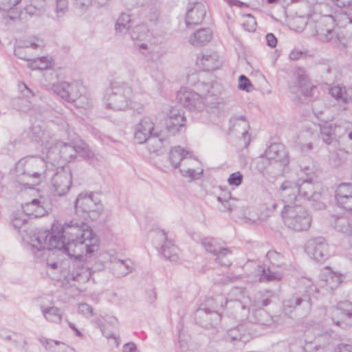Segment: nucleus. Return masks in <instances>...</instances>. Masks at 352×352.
<instances>
[{
	"label": "nucleus",
	"instance_id": "f257e3e1",
	"mask_svg": "<svg viewBox=\"0 0 352 352\" xmlns=\"http://www.w3.org/2000/svg\"><path fill=\"white\" fill-rule=\"evenodd\" d=\"M65 221L64 224L56 221L52 225V232L37 230L30 234L23 241L25 248L31 252L36 262L45 263L52 270L60 266L55 261L53 249L63 250L70 258H80L85 254L97 251L99 239L90 227L82 222V225Z\"/></svg>",
	"mask_w": 352,
	"mask_h": 352
},
{
	"label": "nucleus",
	"instance_id": "f03ea898",
	"mask_svg": "<svg viewBox=\"0 0 352 352\" xmlns=\"http://www.w3.org/2000/svg\"><path fill=\"white\" fill-rule=\"evenodd\" d=\"M32 133L34 141L41 142L45 146L47 149V157L52 165L58 163L60 159L69 162L77 154L88 160H92L94 157V153L90 150L89 146L80 140L71 143L57 141L53 146L48 147L52 139L49 131L43 130L38 125L34 124L32 127Z\"/></svg>",
	"mask_w": 352,
	"mask_h": 352
},
{
	"label": "nucleus",
	"instance_id": "7ed1b4c3",
	"mask_svg": "<svg viewBox=\"0 0 352 352\" xmlns=\"http://www.w3.org/2000/svg\"><path fill=\"white\" fill-rule=\"evenodd\" d=\"M132 89L124 82L113 81L106 89L103 102L107 109L113 111H126L132 109L140 112L142 104H137L132 100Z\"/></svg>",
	"mask_w": 352,
	"mask_h": 352
},
{
	"label": "nucleus",
	"instance_id": "20e7f679",
	"mask_svg": "<svg viewBox=\"0 0 352 352\" xmlns=\"http://www.w3.org/2000/svg\"><path fill=\"white\" fill-rule=\"evenodd\" d=\"M47 163L43 158L28 156L20 159L15 164V175L19 182L37 185L47 176Z\"/></svg>",
	"mask_w": 352,
	"mask_h": 352
},
{
	"label": "nucleus",
	"instance_id": "39448f33",
	"mask_svg": "<svg viewBox=\"0 0 352 352\" xmlns=\"http://www.w3.org/2000/svg\"><path fill=\"white\" fill-rule=\"evenodd\" d=\"M197 89L199 93L186 88H182L177 95L178 102L189 110L201 111L205 106V100L218 96L221 91V86L216 82H199Z\"/></svg>",
	"mask_w": 352,
	"mask_h": 352
},
{
	"label": "nucleus",
	"instance_id": "423d86ee",
	"mask_svg": "<svg viewBox=\"0 0 352 352\" xmlns=\"http://www.w3.org/2000/svg\"><path fill=\"white\" fill-rule=\"evenodd\" d=\"M75 210L78 216L94 220L103 210V205L95 194L81 192L75 201Z\"/></svg>",
	"mask_w": 352,
	"mask_h": 352
},
{
	"label": "nucleus",
	"instance_id": "0eeeda50",
	"mask_svg": "<svg viewBox=\"0 0 352 352\" xmlns=\"http://www.w3.org/2000/svg\"><path fill=\"white\" fill-rule=\"evenodd\" d=\"M168 161L173 168H179V171L188 173L191 169L187 168L188 163H190L195 168L199 165V160L181 146H175L170 150Z\"/></svg>",
	"mask_w": 352,
	"mask_h": 352
},
{
	"label": "nucleus",
	"instance_id": "6e6552de",
	"mask_svg": "<svg viewBox=\"0 0 352 352\" xmlns=\"http://www.w3.org/2000/svg\"><path fill=\"white\" fill-rule=\"evenodd\" d=\"M151 234L155 236L157 240L162 241L160 252L163 256L173 263H176L179 260L178 248L173 243V239L168 236V232L159 228H153Z\"/></svg>",
	"mask_w": 352,
	"mask_h": 352
},
{
	"label": "nucleus",
	"instance_id": "1a4fd4ad",
	"mask_svg": "<svg viewBox=\"0 0 352 352\" xmlns=\"http://www.w3.org/2000/svg\"><path fill=\"white\" fill-rule=\"evenodd\" d=\"M47 86L49 89L68 102H72L83 90L81 83L76 80L71 82L63 81L57 84H49Z\"/></svg>",
	"mask_w": 352,
	"mask_h": 352
},
{
	"label": "nucleus",
	"instance_id": "9d476101",
	"mask_svg": "<svg viewBox=\"0 0 352 352\" xmlns=\"http://www.w3.org/2000/svg\"><path fill=\"white\" fill-rule=\"evenodd\" d=\"M274 297L275 293L271 290H265L256 297L253 304L254 308L258 309L254 313L255 322L261 325H269L271 323L270 316L263 308L269 305Z\"/></svg>",
	"mask_w": 352,
	"mask_h": 352
},
{
	"label": "nucleus",
	"instance_id": "9b49d317",
	"mask_svg": "<svg viewBox=\"0 0 352 352\" xmlns=\"http://www.w3.org/2000/svg\"><path fill=\"white\" fill-rule=\"evenodd\" d=\"M319 289L314 285L307 287L305 293L297 292L294 294L289 298L283 302V309L285 314L292 313L297 307L304 305L307 309L311 307V300L310 295L313 292H318Z\"/></svg>",
	"mask_w": 352,
	"mask_h": 352
},
{
	"label": "nucleus",
	"instance_id": "f8f14e48",
	"mask_svg": "<svg viewBox=\"0 0 352 352\" xmlns=\"http://www.w3.org/2000/svg\"><path fill=\"white\" fill-rule=\"evenodd\" d=\"M305 250L309 256L318 262H323L329 257V245L322 236L307 241Z\"/></svg>",
	"mask_w": 352,
	"mask_h": 352
},
{
	"label": "nucleus",
	"instance_id": "ddd939ff",
	"mask_svg": "<svg viewBox=\"0 0 352 352\" xmlns=\"http://www.w3.org/2000/svg\"><path fill=\"white\" fill-rule=\"evenodd\" d=\"M261 159L268 160V164H278L280 170H283L289 162L288 152L286 147L281 143L272 144L266 149Z\"/></svg>",
	"mask_w": 352,
	"mask_h": 352
},
{
	"label": "nucleus",
	"instance_id": "4468645a",
	"mask_svg": "<svg viewBox=\"0 0 352 352\" xmlns=\"http://www.w3.org/2000/svg\"><path fill=\"white\" fill-rule=\"evenodd\" d=\"M303 127L305 129V132L309 133L313 138L317 137L320 131V138L327 144H330L334 140L333 124L318 122L314 120H311L310 122L306 120Z\"/></svg>",
	"mask_w": 352,
	"mask_h": 352
},
{
	"label": "nucleus",
	"instance_id": "2eb2a0df",
	"mask_svg": "<svg viewBox=\"0 0 352 352\" xmlns=\"http://www.w3.org/2000/svg\"><path fill=\"white\" fill-rule=\"evenodd\" d=\"M72 172L69 166L58 169L52 178V185L56 195L63 196L70 189L72 185Z\"/></svg>",
	"mask_w": 352,
	"mask_h": 352
},
{
	"label": "nucleus",
	"instance_id": "dca6fc26",
	"mask_svg": "<svg viewBox=\"0 0 352 352\" xmlns=\"http://www.w3.org/2000/svg\"><path fill=\"white\" fill-rule=\"evenodd\" d=\"M331 320L334 324L342 328L352 324V302H340L336 307L331 309Z\"/></svg>",
	"mask_w": 352,
	"mask_h": 352
},
{
	"label": "nucleus",
	"instance_id": "f3484780",
	"mask_svg": "<svg viewBox=\"0 0 352 352\" xmlns=\"http://www.w3.org/2000/svg\"><path fill=\"white\" fill-rule=\"evenodd\" d=\"M155 124L150 117H144L135 126L134 140L138 144L144 143L151 135Z\"/></svg>",
	"mask_w": 352,
	"mask_h": 352
},
{
	"label": "nucleus",
	"instance_id": "a211bd4d",
	"mask_svg": "<svg viewBox=\"0 0 352 352\" xmlns=\"http://www.w3.org/2000/svg\"><path fill=\"white\" fill-rule=\"evenodd\" d=\"M313 180L304 179L298 184V194L307 200L317 201L322 197L320 185L313 183Z\"/></svg>",
	"mask_w": 352,
	"mask_h": 352
},
{
	"label": "nucleus",
	"instance_id": "6ab92c4d",
	"mask_svg": "<svg viewBox=\"0 0 352 352\" xmlns=\"http://www.w3.org/2000/svg\"><path fill=\"white\" fill-rule=\"evenodd\" d=\"M206 14V7L201 2H196L190 5L187 9L185 22L187 27L200 24Z\"/></svg>",
	"mask_w": 352,
	"mask_h": 352
},
{
	"label": "nucleus",
	"instance_id": "aec40b11",
	"mask_svg": "<svg viewBox=\"0 0 352 352\" xmlns=\"http://www.w3.org/2000/svg\"><path fill=\"white\" fill-rule=\"evenodd\" d=\"M195 320L204 328L217 325L221 320V315L217 311L206 308H199L195 312Z\"/></svg>",
	"mask_w": 352,
	"mask_h": 352
},
{
	"label": "nucleus",
	"instance_id": "412c9836",
	"mask_svg": "<svg viewBox=\"0 0 352 352\" xmlns=\"http://www.w3.org/2000/svg\"><path fill=\"white\" fill-rule=\"evenodd\" d=\"M186 118L182 112L172 109L166 120V126L168 132L175 135L185 128Z\"/></svg>",
	"mask_w": 352,
	"mask_h": 352
},
{
	"label": "nucleus",
	"instance_id": "4be33fe9",
	"mask_svg": "<svg viewBox=\"0 0 352 352\" xmlns=\"http://www.w3.org/2000/svg\"><path fill=\"white\" fill-rule=\"evenodd\" d=\"M145 142L148 152L156 155L163 154L169 145L168 140L158 133H153Z\"/></svg>",
	"mask_w": 352,
	"mask_h": 352
},
{
	"label": "nucleus",
	"instance_id": "5701e85b",
	"mask_svg": "<svg viewBox=\"0 0 352 352\" xmlns=\"http://www.w3.org/2000/svg\"><path fill=\"white\" fill-rule=\"evenodd\" d=\"M197 65L204 71H212L218 69L221 62L216 52L203 54L201 57H198Z\"/></svg>",
	"mask_w": 352,
	"mask_h": 352
},
{
	"label": "nucleus",
	"instance_id": "b1692460",
	"mask_svg": "<svg viewBox=\"0 0 352 352\" xmlns=\"http://www.w3.org/2000/svg\"><path fill=\"white\" fill-rule=\"evenodd\" d=\"M283 219H292L300 220L309 217L307 211L300 205L286 204L281 211Z\"/></svg>",
	"mask_w": 352,
	"mask_h": 352
},
{
	"label": "nucleus",
	"instance_id": "393cba45",
	"mask_svg": "<svg viewBox=\"0 0 352 352\" xmlns=\"http://www.w3.org/2000/svg\"><path fill=\"white\" fill-rule=\"evenodd\" d=\"M341 282L342 277L340 274L329 271L322 274L319 286L327 292H331L336 289Z\"/></svg>",
	"mask_w": 352,
	"mask_h": 352
},
{
	"label": "nucleus",
	"instance_id": "a878e982",
	"mask_svg": "<svg viewBox=\"0 0 352 352\" xmlns=\"http://www.w3.org/2000/svg\"><path fill=\"white\" fill-rule=\"evenodd\" d=\"M229 295L230 299L226 302V307L228 309H234L235 312L237 313L239 311L245 309V306L241 302V299L244 298V292L241 288H233Z\"/></svg>",
	"mask_w": 352,
	"mask_h": 352
},
{
	"label": "nucleus",
	"instance_id": "bb28decb",
	"mask_svg": "<svg viewBox=\"0 0 352 352\" xmlns=\"http://www.w3.org/2000/svg\"><path fill=\"white\" fill-rule=\"evenodd\" d=\"M249 127L248 122L243 116L233 117L230 120V131L241 133L245 141L250 140Z\"/></svg>",
	"mask_w": 352,
	"mask_h": 352
},
{
	"label": "nucleus",
	"instance_id": "cd10ccee",
	"mask_svg": "<svg viewBox=\"0 0 352 352\" xmlns=\"http://www.w3.org/2000/svg\"><path fill=\"white\" fill-rule=\"evenodd\" d=\"M23 212L30 219L43 217L47 210L40 204L38 199H33L31 202L26 203L23 206Z\"/></svg>",
	"mask_w": 352,
	"mask_h": 352
},
{
	"label": "nucleus",
	"instance_id": "c85d7f7f",
	"mask_svg": "<svg viewBox=\"0 0 352 352\" xmlns=\"http://www.w3.org/2000/svg\"><path fill=\"white\" fill-rule=\"evenodd\" d=\"M280 190L283 202L294 204L298 193V184L293 185L290 182H285L282 184Z\"/></svg>",
	"mask_w": 352,
	"mask_h": 352
},
{
	"label": "nucleus",
	"instance_id": "c756f323",
	"mask_svg": "<svg viewBox=\"0 0 352 352\" xmlns=\"http://www.w3.org/2000/svg\"><path fill=\"white\" fill-rule=\"evenodd\" d=\"M212 37V33L209 28H201L190 36L189 43L194 46H201L208 43Z\"/></svg>",
	"mask_w": 352,
	"mask_h": 352
},
{
	"label": "nucleus",
	"instance_id": "7c9ffc66",
	"mask_svg": "<svg viewBox=\"0 0 352 352\" xmlns=\"http://www.w3.org/2000/svg\"><path fill=\"white\" fill-rule=\"evenodd\" d=\"M40 343L52 352H76L66 344L45 338H39Z\"/></svg>",
	"mask_w": 352,
	"mask_h": 352
},
{
	"label": "nucleus",
	"instance_id": "2f4dec72",
	"mask_svg": "<svg viewBox=\"0 0 352 352\" xmlns=\"http://www.w3.org/2000/svg\"><path fill=\"white\" fill-rule=\"evenodd\" d=\"M133 270V264L130 259H118L113 263V270L117 276H124Z\"/></svg>",
	"mask_w": 352,
	"mask_h": 352
},
{
	"label": "nucleus",
	"instance_id": "473e14b6",
	"mask_svg": "<svg viewBox=\"0 0 352 352\" xmlns=\"http://www.w3.org/2000/svg\"><path fill=\"white\" fill-rule=\"evenodd\" d=\"M43 317L46 320L54 323H60L62 320L63 311L56 307H41Z\"/></svg>",
	"mask_w": 352,
	"mask_h": 352
},
{
	"label": "nucleus",
	"instance_id": "72a5a7b5",
	"mask_svg": "<svg viewBox=\"0 0 352 352\" xmlns=\"http://www.w3.org/2000/svg\"><path fill=\"white\" fill-rule=\"evenodd\" d=\"M283 276V273L273 271L270 267H264L259 276V281L261 283L280 281L282 280Z\"/></svg>",
	"mask_w": 352,
	"mask_h": 352
},
{
	"label": "nucleus",
	"instance_id": "f704fd0d",
	"mask_svg": "<svg viewBox=\"0 0 352 352\" xmlns=\"http://www.w3.org/2000/svg\"><path fill=\"white\" fill-rule=\"evenodd\" d=\"M132 20L129 14L122 12L119 16L115 25L116 32L126 33L130 28Z\"/></svg>",
	"mask_w": 352,
	"mask_h": 352
},
{
	"label": "nucleus",
	"instance_id": "c9c22d12",
	"mask_svg": "<svg viewBox=\"0 0 352 352\" xmlns=\"http://www.w3.org/2000/svg\"><path fill=\"white\" fill-rule=\"evenodd\" d=\"M90 276L91 273L88 268L81 266L74 269L68 279L78 283H85L89 280Z\"/></svg>",
	"mask_w": 352,
	"mask_h": 352
},
{
	"label": "nucleus",
	"instance_id": "e433bc0d",
	"mask_svg": "<svg viewBox=\"0 0 352 352\" xmlns=\"http://www.w3.org/2000/svg\"><path fill=\"white\" fill-rule=\"evenodd\" d=\"M300 171L307 177L305 179L313 180L317 177L320 172V168L315 162H311L309 164L301 162L299 165Z\"/></svg>",
	"mask_w": 352,
	"mask_h": 352
},
{
	"label": "nucleus",
	"instance_id": "4c0bfd02",
	"mask_svg": "<svg viewBox=\"0 0 352 352\" xmlns=\"http://www.w3.org/2000/svg\"><path fill=\"white\" fill-rule=\"evenodd\" d=\"M201 245L208 252L216 255L223 248L221 241L213 237H206L201 240Z\"/></svg>",
	"mask_w": 352,
	"mask_h": 352
},
{
	"label": "nucleus",
	"instance_id": "58836bf2",
	"mask_svg": "<svg viewBox=\"0 0 352 352\" xmlns=\"http://www.w3.org/2000/svg\"><path fill=\"white\" fill-rule=\"evenodd\" d=\"M329 94L333 97L338 102H347L349 101V95L348 94V89L336 85L329 89Z\"/></svg>",
	"mask_w": 352,
	"mask_h": 352
},
{
	"label": "nucleus",
	"instance_id": "ea45409f",
	"mask_svg": "<svg viewBox=\"0 0 352 352\" xmlns=\"http://www.w3.org/2000/svg\"><path fill=\"white\" fill-rule=\"evenodd\" d=\"M52 65V60L47 57L42 56L35 59H31L28 67L32 69H47Z\"/></svg>",
	"mask_w": 352,
	"mask_h": 352
},
{
	"label": "nucleus",
	"instance_id": "a19ab883",
	"mask_svg": "<svg viewBox=\"0 0 352 352\" xmlns=\"http://www.w3.org/2000/svg\"><path fill=\"white\" fill-rule=\"evenodd\" d=\"M244 331L243 326L240 325L235 328L230 329L226 336V340L228 341H241L243 342H245L247 340V336L245 333H242Z\"/></svg>",
	"mask_w": 352,
	"mask_h": 352
},
{
	"label": "nucleus",
	"instance_id": "79ce46f5",
	"mask_svg": "<svg viewBox=\"0 0 352 352\" xmlns=\"http://www.w3.org/2000/svg\"><path fill=\"white\" fill-rule=\"evenodd\" d=\"M149 37V31L144 25L135 26L131 32V38L134 41H143Z\"/></svg>",
	"mask_w": 352,
	"mask_h": 352
},
{
	"label": "nucleus",
	"instance_id": "37998d69",
	"mask_svg": "<svg viewBox=\"0 0 352 352\" xmlns=\"http://www.w3.org/2000/svg\"><path fill=\"white\" fill-rule=\"evenodd\" d=\"M352 195V185L343 183L338 186L336 191V199L337 203H343V200Z\"/></svg>",
	"mask_w": 352,
	"mask_h": 352
},
{
	"label": "nucleus",
	"instance_id": "c03bdc74",
	"mask_svg": "<svg viewBox=\"0 0 352 352\" xmlns=\"http://www.w3.org/2000/svg\"><path fill=\"white\" fill-rule=\"evenodd\" d=\"M266 258L272 267H283L285 265L284 256L275 250L268 251Z\"/></svg>",
	"mask_w": 352,
	"mask_h": 352
},
{
	"label": "nucleus",
	"instance_id": "a18cd8bd",
	"mask_svg": "<svg viewBox=\"0 0 352 352\" xmlns=\"http://www.w3.org/2000/svg\"><path fill=\"white\" fill-rule=\"evenodd\" d=\"M232 252L228 248H222L221 250L215 255V261L221 266L228 267L231 265L230 256Z\"/></svg>",
	"mask_w": 352,
	"mask_h": 352
},
{
	"label": "nucleus",
	"instance_id": "49530a36",
	"mask_svg": "<svg viewBox=\"0 0 352 352\" xmlns=\"http://www.w3.org/2000/svg\"><path fill=\"white\" fill-rule=\"evenodd\" d=\"M71 103H73L76 108L85 110L89 109L91 107V99L87 95L82 94V92Z\"/></svg>",
	"mask_w": 352,
	"mask_h": 352
},
{
	"label": "nucleus",
	"instance_id": "de8ad7c7",
	"mask_svg": "<svg viewBox=\"0 0 352 352\" xmlns=\"http://www.w3.org/2000/svg\"><path fill=\"white\" fill-rule=\"evenodd\" d=\"M21 45H22L26 50L30 48L38 50L44 47L45 43L43 39L36 36H32L23 41Z\"/></svg>",
	"mask_w": 352,
	"mask_h": 352
},
{
	"label": "nucleus",
	"instance_id": "09e8293b",
	"mask_svg": "<svg viewBox=\"0 0 352 352\" xmlns=\"http://www.w3.org/2000/svg\"><path fill=\"white\" fill-rule=\"evenodd\" d=\"M325 109L326 106L322 100H316L314 101L312 103L313 113L309 116L311 118V120L316 119V122L321 121L320 116L322 114Z\"/></svg>",
	"mask_w": 352,
	"mask_h": 352
},
{
	"label": "nucleus",
	"instance_id": "8fccbe9b",
	"mask_svg": "<svg viewBox=\"0 0 352 352\" xmlns=\"http://www.w3.org/2000/svg\"><path fill=\"white\" fill-rule=\"evenodd\" d=\"M187 168L191 169L189 170V173L187 172L180 171L181 174L185 177H189L192 179H197L201 177L203 173V168L201 166V162L199 161V165L197 168H195L190 163H188Z\"/></svg>",
	"mask_w": 352,
	"mask_h": 352
},
{
	"label": "nucleus",
	"instance_id": "3c124183",
	"mask_svg": "<svg viewBox=\"0 0 352 352\" xmlns=\"http://www.w3.org/2000/svg\"><path fill=\"white\" fill-rule=\"evenodd\" d=\"M338 25L352 30V9L340 13L338 18Z\"/></svg>",
	"mask_w": 352,
	"mask_h": 352
},
{
	"label": "nucleus",
	"instance_id": "603ef678",
	"mask_svg": "<svg viewBox=\"0 0 352 352\" xmlns=\"http://www.w3.org/2000/svg\"><path fill=\"white\" fill-rule=\"evenodd\" d=\"M286 226L295 232L307 230L311 226V221H285Z\"/></svg>",
	"mask_w": 352,
	"mask_h": 352
},
{
	"label": "nucleus",
	"instance_id": "864d4df0",
	"mask_svg": "<svg viewBox=\"0 0 352 352\" xmlns=\"http://www.w3.org/2000/svg\"><path fill=\"white\" fill-rule=\"evenodd\" d=\"M14 107L19 111L28 112L33 107L32 102L25 98H19L14 103Z\"/></svg>",
	"mask_w": 352,
	"mask_h": 352
},
{
	"label": "nucleus",
	"instance_id": "5fc2aeb1",
	"mask_svg": "<svg viewBox=\"0 0 352 352\" xmlns=\"http://www.w3.org/2000/svg\"><path fill=\"white\" fill-rule=\"evenodd\" d=\"M332 226L334 229L342 234L350 235L351 233L352 223L350 221H333Z\"/></svg>",
	"mask_w": 352,
	"mask_h": 352
},
{
	"label": "nucleus",
	"instance_id": "6e6d98bb",
	"mask_svg": "<svg viewBox=\"0 0 352 352\" xmlns=\"http://www.w3.org/2000/svg\"><path fill=\"white\" fill-rule=\"evenodd\" d=\"M242 25L245 30L254 32L256 30V22L251 14H247L243 17Z\"/></svg>",
	"mask_w": 352,
	"mask_h": 352
},
{
	"label": "nucleus",
	"instance_id": "4d7b16f0",
	"mask_svg": "<svg viewBox=\"0 0 352 352\" xmlns=\"http://www.w3.org/2000/svg\"><path fill=\"white\" fill-rule=\"evenodd\" d=\"M348 123L344 122L342 124H333V135H334V140L339 139L343 137L347 132Z\"/></svg>",
	"mask_w": 352,
	"mask_h": 352
},
{
	"label": "nucleus",
	"instance_id": "13d9d810",
	"mask_svg": "<svg viewBox=\"0 0 352 352\" xmlns=\"http://www.w3.org/2000/svg\"><path fill=\"white\" fill-rule=\"evenodd\" d=\"M306 345L305 346V351L306 352H327V347L324 345L316 344L312 346L313 341L311 340L305 339Z\"/></svg>",
	"mask_w": 352,
	"mask_h": 352
},
{
	"label": "nucleus",
	"instance_id": "bf43d9fd",
	"mask_svg": "<svg viewBox=\"0 0 352 352\" xmlns=\"http://www.w3.org/2000/svg\"><path fill=\"white\" fill-rule=\"evenodd\" d=\"M67 0H56V12L57 17L63 16L67 10Z\"/></svg>",
	"mask_w": 352,
	"mask_h": 352
},
{
	"label": "nucleus",
	"instance_id": "052dcab7",
	"mask_svg": "<svg viewBox=\"0 0 352 352\" xmlns=\"http://www.w3.org/2000/svg\"><path fill=\"white\" fill-rule=\"evenodd\" d=\"M238 87L240 90L249 92L252 87V85L248 77L245 75H241L239 78Z\"/></svg>",
	"mask_w": 352,
	"mask_h": 352
},
{
	"label": "nucleus",
	"instance_id": "680f3d73",
	"mask_svg": "<svg viewBox=\"0 0 352 352\" xmlns=\"http://www.w3.org/2000/svg\"><path fill=\"white\" fill-rule=\"evenodd\" d=\"M243 181V175L239 172H235L230 175L228 183L230 186H239Z\"/></svg>",
	"mask_w": 352,
	"mask_h": 352
},
{
	"label": "nucleus",
	"instance_id": "e2e57ef3",
	"mask_svg": "<svg viewBox=\"0 0 352 352\" xmlns=\"http://www.w3.org/2000/svg\"><path fill=\"white\" fill-rule=\"evenodd\" d=\"M32 8L37 10V13H43L46 8V0H31L29 10Z\"/></svg>",
	"mask_w": 352,
	"mask_h": 352
},
{
	"label": "nucleus",
	"instance_id": "0e129e2a",
	"mask_svg": "<svg viewBox=\"0 0 352 352\" xmlns=\"http://www.w3.org/2000/svg\"><path fill=\"white\" fill-rule=\"evenodd\" d=\"M343 162L340 154L338 152L331 153L329 157V163L332 167H338Z\"/></svg>",
	"mask_w": 352,
	"mask_h": 352
},
{
	"label": "nucleus",
	"instance_id": "69168bd1",
	"mask_svg": "<svg viewBox=\"0 0 352 352\" xmlns=\"http://www.w3.org/2000/svg\"><path fill=\"white\" fill-rule=\"evenodd\" d=\"M18 87L21 94H22L21 98H25V99L30 100V98L34 96V92L30 89H29L25 84L23 82L19 83Z\"/></svg>",
	"mask_w": 352,
	"mask_h": 352
},
{
	"label": "nucleus",
	"instance_id": "338daca9",
	"mask_svg": "<svg viewBox=\"0 0 352 352\" xmlns=\"http://www.w3.org/2000/svg\"><path fill=\"white\" fill-rule=\"evenodd\" d=\"M318 34H323L324 36V39L327 41H330L333 39V36L335 34L334 30L331 28L323 29L318 26V30H317Z\"/></svg>",
	"mask_w": 352,
	"mask_h": 352
},
{
	"label": "nucleus",
	"instance_id": "774afa93",
	"mask_svg": "<svg viewBox=\"0 0 352 352\" xmlns=\"http://www.w3.org/2000/svg\"><path fill=\"white\" fill-rule=\"evenodd\" d=\"M14 54L19 58L26 60L30 63L31 58L27 54L26 50L22 45H18L14 50Z\"/></svg>",
	"mask_w": 352,
	"mask_h": 352
}]
</instances>
